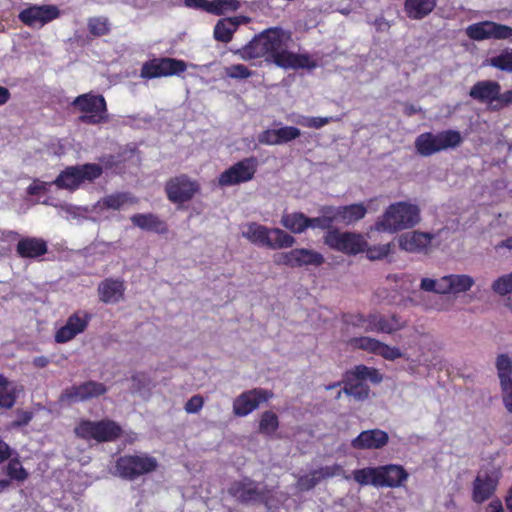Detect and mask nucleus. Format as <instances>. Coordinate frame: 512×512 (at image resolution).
Segmentation results:
<instances>
[{"label":"nucleus","instance_id":"f257e3e1","mask_svg":"<svg viewBox=\"0 0 512 512\" xmlns=\"http://www.w3.org/2000/svg\"><path fill=\"white\" fill-rule=\"evenodd\" d=\"M291 38V32L280 27L266 29L239 50L240 57L251 60L268 55L279 67L285 69L316 68L317 60L312 55L287 50Z\"/></svg>","mask_w":512,"mask_h":512},{"label":"nucleus","instance_id":"f03ea898","mask_svg":"<svg viewBox=\"0 0 512 512\" xmlns=\"http://www.w3.org/2000/svg\"><path fill=\"white\" fill-rule=\"evenodd\" d=\"M420 221V210L409 202H396L388 206L377 219L373 229L377 232L396 233L414 227Z\"/></svg>","mask_w":512,"mask_h":512},{"label":"nucleus","instance_id":"7ed1b4c3","mask_svg":"<svg viewBox=\"0 0 512 512\" xmlns=\"http://www.w3.org/2000/svg\"><path fill=\"white\" fill-rule=\"evenodd\" d=\"M241 235L254 245L269 249L290 248L294 245L293 236L279 228H268L256 222L241 226Z\"/></svg>","mask_w":512,"mask_h":512},{"label":"nucleus","instance_id":"20e7f679","mask_svg":"<svg viewBox=\"0 0 512 512\" xmlns=\"http://www.w3.org/2000/svg\"><path fill=\"white\" fill-rule=\"evenodd\" d=\"M72 107L79 113V120L89 125H99L109 121L106 100L93 92L81 94L72 102Z\"/></svg>","mask_w":512,"mask_h":512},{"label":"nucleus","instance_id":"39448f33","mask_svg":"<svg viewBox=\"0 0 512 512\" xmlns=\"http://www.w3.org/2000/svg\"><path fill=\"white\" fill-rule=\"evenodd\" d=\"M382 379V374L376 368L358 365L353 370L346 372L343 391L356 400L363 401L369 397L370 393L366 381L378 384Z\"/></svg>","mask_w":512,"mask_h":512},{"label":"nucleus","instance_id":"423d86ee","mask_svg":"<svg viewBox=\"0 0 512 512\" xmlns=\"http://www.w3.org/2000/svg\"><path fill=\"white\" fill-rule=\"evenodd\" d=\"M231 496L243 503H265L268 509H278L272 500V491L265 490L260 484L250 479L236 481L228 488Z\"/></svg>","mask_w":512,"mask_h":512},{"label":"nucleus","instance_id":"0eeeda50","mask_svg":"<svg viewBox=\"0 0 512 512\" xmlns=\"http://www.w3.org/2000/svg\"><path fill=\"white\" fill-rule=\"evenodd\" d=\"M157 467L156 458L146 453L125 455L116 461V474L122 478L132 480L155 471Z\"/></svg>","mask_w":512,"mask_h":512},{"label":"nucleus","instance_id":"6e6552de","mask_svg":"<svg viewBox=\"0 0 512 512\" xmlns=\"http://www.w3.org/2000/svg\"><path fill=\"white\" fill-rule=\"evenodd\" d=\"M75 434L86 440L111 442L122 432L121 427L112 420L89 421L83 420L75 427Z\"/></svg>","mask_w":512,"mask_h":512},{"label":"nucleus","instance_id":"1a4fd4ad","mask_svg":"<svg viewBox=\"0 0 512 512\" xmlns=\"http://www.w3.org/2000/svg\"><path fill=\"white\" fill-rule=\"evenodd\" d=\"M101 174L102 167L95 163L71 166L62 171L53 183L62 189L75 190L82 183L93 181Z\"/></svg>","mask_w":512,"mask_h":512},{"label":"nucleus","instance_id":"9d476101","mask_svg":"<svg viewBox=\"0 0 512 512\" xmlns=\"http://www.w3.org/2000/svg\"><path fill=\"white\" fill-rule=\"evenodd\" d=\"M324 242L331 249L348 255L363 252L367 246L362 235L338 230H329L325 235Z\"/></svg>","mask_w":512,"mask_h":512},{"label":"nucleus","instance_id":"9b49d317","mask_svg":"<svg viewBox=\"0 0 512 512\" xmlns=\"http://www.w3.org/2000/svg\"><path fill=\"white\" fill-rule=\"evenodd\" d=\"M187 69L183 60L163 57L147 61L141 68L140 76L145 79L179 75Z\"/></svg>","mask_w":512,"mask_h":512},{"label":"nucleus","instance_id":"f8f14e48","mask_svg":"<svg viewBox=\"0 0 512 512\" xmlns=\"http://www.w3.org/2000/svg\"><path fill=\"white\" fill-rule=\"evenodd\" d=\"M465 33L474 41L507 40L512 38V27L493 21H482L467 26Z\"/></svg>","mask_w":512,"mask_h":512},{"label":"nucleus","instance_id":"ddd939ff","mask_svg":"<svg viewBox=\"0 0 512 512\" xmlns=\"http://www.w3.org/2000/svg\"><path fill=\"white\" fill-rule=\"evenodd\" d=\"M60 15L61 11L56 5H29L19 13L18 18L26 26L40 29Z\"/></svg>","mask_w":512,"mask_h":512},{"label":"nucleus","instance_id":"4468645a","mask_svg":"<svg viewBox=\"0 0 512 512\" xmlns=\"http://www.w3.org/2000/svg\"><path fill=\"white\" fill-rule=\"evenodd\" d=\"M256 169V158H245L220 174L218 178L219 185L233 186L248 182L254 177Z\"/></svg>","mask_w":512,"mask_h":512},{"label":"nucleus","instance_id":"2eb2a0df","mask_svg":"<svg viewBox=\"0 0 512 512\" xmlns=\"http://www.w3.org/2000/svg\"><path fill=\"white\" fill-rule=\"evenodd\" d=\"M348 344L353 349H361L368 353L381 356L389 361H393L402 357V352L399 348L389 346L375 338L367 336L352 338L349 340Z\"/></svg>","mask_w":512,"mask_h":512},{"label":"nucleus","instance_id":"dca6fc26","mask_svg":"<svg viewBox=\"0 0 512 512\" xmlns=\"http://www.w3.org/2000/svg\"><path fill=\"white\" fill-rule=\"evenodd\" d=\"M271 397V392L261 388L246 391L235 398L233 413L239 417L247 416L256 410L261 403L268 401Z\"/></svg>","mask_w":512,"mask_h":512},{"label":"nucleus","instance_id":"f3484780","mask_svg":"<svg viewBox=\"0 0 512 512\" xmlns=\"http://www.w3.org/2000/svg\"><path fill=\"white\" fill-rule=\"evenodd\" d=\"M276 262L289 267L320 266L324 263V257L311 249L296 248L281 254Z\"/></svg>","mask_w":512,"mask_h":512},{"label":"nucleus","instance_id":"a211bd4d","mask_svg":"<svg viewBox=\"0 0 512 512\" xmlns=\"http://www.w3.org/2000/svg\"><path fill=\"white\" fill-rule=\"evenodd\" d=\"M91 315L83 310H79L68 317L66 323L55 333L57 343H66L74 339L78 334L84 332L87 328Z\"/></svg>","mask_w":512,"mask_h":512},{"label":"nucleus","instance_id":"6ab92c4d","mask_svg":"<svg viewBox=\"0 0 512 512\" xmlns=\"http://www.w3.org/2000/svg\"><path fill=\"white\" fill-rule=\"evenodd\" d=\"M197 190V183L191 181L184 175L171 179L166 185L168 198L174 203L188 201L193 197Z\"/></svg>","mask_w":512,"mask_h":512},{"label":"nucleus","instance_id":"aec40b11","mask_svg":"<svg viewBox=\"0 0 512 512\" xmlns=\"http://www.w3.org/2000/svg\"><path fill=\"white\" fill-rule=\"evenodd\" d=\"M107 391L102 383L89 381L66 389L61 395V401L79 402L100 396Z\"/></svg>","mask_w":512,"mask_h":512},{"label":"nucleus","instance_id":"412c9836","mask_svg":"<svg viewBox=\"0 0 512 512\" xmlns=\"http://www.w3.org/2000/svg\"><path fill=\"white\" fill-rule=\"evenodd\" d=\"M344 474L343 467L339 464L324 466L311 471L309 474L299 477L297 488L301 491H308L314 488L323 480Z\"/></svg>","mask_w":512,"mask_h":512},{"label":"nucleus","instance_id":"4be33fe9","mask_svg":"<svg viewBox=\"0 0 512 512\" xmlns=\"http://www.w3.org/2000/svg\"><path fill=\"white\" fill-rule=\"evenodd\" d=\"M501 86L498 82L492 80L478 81L474 84L469 92L472 99L485 103L491 110H494L495 104L498 102Z\"/></svg>","mask_w":512,"mask_h":512},{"label":"nucleus","instance_id":"5701e85b","mask_svg":"<svg viewBox=\"0 0 512 512\" xmlns=\"http://www.w3.org/2000/svg\"><path fill=\"white\" fill-rule=\"evenodd\" d=\"M497 483L496 471H480L473 485V500L477 503L486 501L494 493Z\"/></svg>","mask_w":512,"mask_h":512},{"label":"nucleus","instance_id":"b1692460","mask_svg":"<svg viewBox=\"0 0 512 512\" xmlns=\"http://www.w3.org/2000/svg\"><path fill=\"white\" fill-rule=\"evenodd\" d=\"M389 440L388 434L380 429L362 431L352 440L351 446L359 450H372L384 447Z\"/></svg>","mask_w":512,"mask_h":512},{"label":"nucleus","instance_id":"393cba45","mask_svg":"<svg viewBox=\"0 0 512 512\" xmlns=\"http://www.w3.org/2000/svg\"><path fill=\"white\" fill-rule=\"evenodd\" d=\"M432 240V235L424 232H408L398 238L399 247L407 252L419 253L425 251Z\"/></svg>","mask_w":512,"mask_h":512},{"label":"nucleus","instance_id":"a878e982","mask_svg":"<svg viewBox=\"0 0 512 512\" xmlns=\"http://www.w3.org/2000/svg\"><path fill=\"white\" fill-rule=\"evenodd\" d=\"M125 292L124 282L118 279L108 278L98 285V295L106 304L118 303L123 299Z\"/></svg>","mask_w":512,"mask_h":512},{"label":"nucleus","instance_id":"bb28decb","mask_svg":"<svg viewBox=\"0 0 512 512\" xmlns=\"http://www.w3.org/2000/svg\"><path fill=\"white\" fill-rule=\"evenodd\" d=\"M379 474L381 482L380 487H399L408 478L405 469L396 464L379 466Z\"/></svg>","mask_w":512,"mask_h":512},{"label":"nucleus","instance_id":"cd10ccee","mask_svg":"<svg viewBox=\"0 0 512 512\" xmlns=\"http://www.w3.org/2000/svg\"><path fill=\"white\" fill-rule=\"evenodd\" d=\"M245 16H235L220 19L214 27V37L217 41L228 43L240 24L247 23Z\"/></svg>","mask_w":512,"mask_h":512},{"label":"nucleus","instance_id":"c85d7f7f","mask_svg":"<svg viewBox=\"0 0 512 512\" xmlns=\"http://www.w3.org/2000/svg\"><path fill=\"white\" fill-rule=\"evenodd\" d=\"M46 252L47 243L40 238L26 237L17 244V253L23 258H38Z\"/></svg>","mask_w":512,"mask_h":512},{"label":"nucleus","instance_id":"c756f323","mask_svg":"<svg viewBox=\"0 0 512 512\" xmlns=\"http://www.w3.org/2000/svg\"><path fill=\"white\" fill-rule=\"evenodd\" d=\"M474 279L466 274H450L443 276L444 294H459L471 289Z\"/></svg>","mask_w":512,"mask_h":512},{"label":"nucleus","instance_id":"7c9ffc66","mask_svg":"<svg viewBox=\"0 0 512 512\" xmlns=\"http://www.w3.org/2000/svg\"><path fill=\"white\" fill-rule=\"evenodd\" d=\"M135 203H137V199L130 193L119 192L105 196L95 204L94 208L99 211L103 209L119 210Z\"/></svg>","mask_w":512,"mask_h":512},{"label":"nucleus","instance_id":"2f4dec72","mask_svg":"<svg viewBox=\"0 0 512 512\" xmlns=\"http://www.w3.org/2000/svg\"><path fill=\"white\" fill-rule=\"evenodd\" d=\"M437 0H405L406 15L413 20H420L428 16L436 7Z\"/></svg>","mask_w":512,"mask_h":512},{"label":"nucleus","instance_id":"473e14b6","mask_svg":"<svg viewBox=\"0 0 512 512\" xmlns=\"http://www.w3.org/2000/svg\"><path fill=\"white\" fill-rule=\"evenodd\" d=\"M130 220L133 225L139 227L142 230L153 231L160 234H163L167 231L165 222L160 220L158 216L151 213L134 214Z\"/></svg>","mask_w":512,"mask_h":512},{"label":"nucleus","instance_id":"72a5a7b5","mask_svg":"<svg viewBox=\"0 0 512 512\" xmlns=\"http://www.w3.org/2000/svg\"><path fill=\"white\" fill-rule=\"evenodd\" d=\"M352 478L361 486L371 485L380 487V474L378 467H365L352 471Z\"/></svg>","mask_w":512,"mask_h":512},{"label":"nucleus","instance_id":"f704fd0d","mask_svg":"<svg viewBox=\"0 0 512 512\" xmlns=\"http://www.w3.org/2000/svg\"><path fill=\"white\" fill-rule=\"evenodd\" d=\"M435 138L437 153L443 150L454 149L463 141L460 132L456 130H445L435 133Z\"/></svg>","mask_w":512,"mask_h":512},{"label":"nucleus","instance_id":"c9c22d12","mask_svg":"<svg viewBox=\"0 0 512 512\" xmlns=\"http://www.w3.org/2000/svg\"><path fill=\"white\" fill-rule=\"evenodd\" d=\"M380 315L369 314L364 316L362 314H352L347 316L346 323L354 327L362 328L367 332H379V321Z\"/></svg>","mask_w":512,"mask_h":512},{"label":"nucleus","instance_id":"e433bc0d","mask_svg":"<svg viewBox=\"0 0 512 512\" xmlns=\"http://www.w3.org/2000/svg\"><path fill=\"white\" fill-rule=\"evenodd\" d=\"M437 144L435 134L431 132H426L420 134L415 140V148L416 151L421 156H431L437 153Z\"/></svg>","mask_w":512,"mask_h":512},{"label":"nucleus","instance_id":"4c0bfd02","mask_svg":"<svg viewBox=\"0 0 512 512\" xmlns=\"http://www.w3.org/2000/svg\"><path fill=\"white\" fill-rule=\"evenodd\" d=\"M16 401V387L0 374V408L9 409Z\"/></svg>","mask_w":512,"mask_h":512},{"label":"nucleus","instance_id":"58836bf2","mask_svg":"<svg viewBox=\"0 0 512 512\" xmlns=\"http://www.w3.org/2000/svg\"><path fill=\"white\" fill-rule=\"evenodd\" d=\"M366 213L367 209L361 203L340 206V222H343L345 224H352L364 218Z\"/></svg>","mask_w":512,"mask_h":512},{"label":"nucleus","instance_id":"ea45409f","mask_svg":"<svg viewBox=\"0 0 512 512\" xmlns=\"http://www.w3.org/2000/svg\"><path fill=\"white\" fill-rule=\"evenodd\" d=\"M281 224L292 233L299 234L307 229V217L302 213L285 214Z\"/></svg>","mask_w":512,"mask_h":512},{"label":"nucleus","instance_id":"a19ab883","mask_svg":"<svg viewBox=\"0 0 512 512\" xmlns=\"http://www.w3.org/2000/svg\"><path fill=\"white\" fill-rule=\"evenodd\" d=\"M239 7V0H211L208 5V13L221 15L226 12L236 11Z\"/></svg>","mask_w":512,"mask_h":512},{"label":"nucleus","instance_id":"79ce46f5","mask_svg":"<svg viewBox=\"0 0 512 512\" xmlns=\"http://www.w3.org/2000/svg\"><path fill=\"white\" fill-rule=\"evenodd\" d=\"M488 65L502 71L512 72V49H504L500 54L490 58Z\"/></svg>","mask_w":512,"mask_h":512},{"label":"nucleus","instance_id":"37998d69","mask_svg":"<svg viewBox=\"0 0 512 512\" xmlns=\"http://www.w3.org/2000/svg\"><path fill=\"white\" fill-rule=\"evenodd\" d=\"M6 472L11 480L22 482L28 477V472L24 469L18 457H10V460L6 466Z\"/></svg>","mask_w":512,"mask_h":512},{"label":"nucleus","instance_id":"c03bdc74","mask_svg":"<svg viewBox=\"0 0 512 512\" xmlns=\"http://www.w3.org/2000/svg\"><path fill=\"white\" fill-rule=\"evenodd\" d=\"M496 368L500 383L512 380V361L507 355L501 354L497 357Z\"/></svg>","mask_w":512,"mask_h":512},{"label":"nucleus","instance_id":"a18cd8bd","mask_svg":"<svg viewBox=\"0 0 512 512\" xmlns=\"http://www.w3.org/2000/svg\"><path fill=\"white\" fill-rule=\"evenodd\" d=\"M278 418L275 413L266 411L262 414L259 430L266 435H272L278 428Z\"/></svg>","mask_w":512,"mask_h":512},{"label":"nucleus","instance_id":"49530a36","mask_svg":"<svg viewBox=\"0 0 512 512\" xmlns=\"http://www.w3.org/2000/svg\"><path fill=\"white\" fill-rule=\"evenodd\" d=\"M336 118L333 117H307V116H299L295 123L308 128L320 129L327 125L332 121H336Z\"/></svg>","mask_w":512,"mask_h":512},{"label":"nucleus","instance_id":"de8ad7c7","mask_svg":"<svg viewBox=\"0 0 512 512\" xmlns=\"http://www.w3.org/2000/svg\"><path fill=\"white\" fill-rule=\"evenodd\" d=\"M378 325H379V332L387 333V334H391L395 331H398L403 327L402 322L395 315H392L389 318L380 316Z\"/></svg>","mask_w":512,"mask_h":512},{"label":"nucleus","instance_id":"09e8293b","mask_svg":"<svg viewBox=\"0 0 512 512\" xmlns=\"http://www.w3.org/2000/svg\"><path fill=\"white\" fill-rule=\"evenodd\" d=\"M492 290L502 296L512 293V272L497 278L492 284Z\"/></svg>","mask_w":512,"mask_h":512},{"label":"nucleus","instance_id":"8fccbe9b","mask_svg":"<svg viewBox=\"0 0 512 512\" xmlns=\"http://www.w3.org/2000/svg\"><path fill=\"white\" fill-rule=\"evenodd\" d=\"M391 243L378 244L366 249V256L369 260H380L387 257L391 252Z\"/></svg>","mask_w":512,"mask_h":512},{"label":"nucleus","instance_id":"3c124183","mask_svg":"<svg viewBox=\"0 0 512 512\" xmlns=\"http://www.w3.org/2000/svg\"><path fill=\"white\" fill-rule=\"evenodd\" d=\"M420 288L423 291L444 294L443 277L439 279L423 278L420 283Z\"/></svg>","mask_w":512,"mask_h":512},{"label":"nucleus","instance_id":"603ef678","mask_svg":"<svg viewBox=\"0 0 512 512\" xmlns=\"http://www.w3.org/2000/svg\"><path fill=\"white\" fill-rule=\"evenodd\" d=\"M279 144L287 143L298 138L300 130L293 126H284L277 129Z\"/></svg>","mask_w":512,"mask_h":512},{"label":"nucleus","instance_id":"864d4df0","mask_svg":"<svg viewBox=\"0 0 512 512\" xmlns=\"http://www.w3.org/2000/svg\"><path fill=\"white\" fill-rule=\"evenodd\" d=\"M225 73L228 77L234 79H245L251 76V71L243 64H235L226 67Z\"/></svg>","mask_w":512,"mask_h":512},{"label":"nucleus","instance_id":"5fc2aeb1","mask_svg":"<svg viewBox=\"0 0 512 512\" xmlns=\"http://www.w3.org/2000/svg\"><path fill=\"white\" fill-rule=\"evenodd\" d=\"M149 383V378L145 373L137 372L131 376V389L133 392H141Z\"/></svg>","mask_w":512,"mask_h":512},{"label":"nucleus","instance_id":"6e6d98bb","mask_svg":"<svg viewBox=\"0 0 512 512\" xmlns=\"http://www.w3.org/2000/svg\"><path fill=\"white\" fill-rule=\"evenodd\" d=\"M89 30L92 34L100 36L108 32V23L106 19L93 18L89 21Z\"/></svg>","mask_w":512,"mask_h":512},{"label":"nucleus","instance_id":"4d7b16f0","mask_svg":"<svg viewBox=\"0 0 512 512\" xmlns=\"http://www.w3.org/2000/svg\"><path fill=\"white\" fill-rule=\"evenodd\" d=\"M503 403L505 408L512 413V380L501 382Z\"/></svg>","mask_w":512,"mask_h":512},{"label":"nucleus","instance_id":"13d9d810","mask_svg":"<svg viewBox=\"0 0 512 512\" xmlns=\"http://www.w3.org/2000/svg\"><path fill=\"white\" fill-rule=\"evenodd\" d=\"M258 141L265 145H279L277 129H267L258 136Z\"/></svg>","mask_w":512,"mask_h":512},{"label":"nucleus","instance_id":"bf43d9fd","mask_svg":"<svg viewBox=\"0 0 512 512\" xmlns=\"http://www.w3.org/2000/svg\"><path fill=\"white\" fill-rule=\"evenodd\" d=\"M33 418L30 411H17L16 419L9 425L10 429L26 426Z\"/></svg>","mask_w":512,"mask_h":512},{"label":"nucleus","instance_id":"052dcab7","mask_svg":"<svg viewBox=\"0 0 512 512\" xmlns=\"http://www.w3.org/2000/svg\"><path fill=\"white\" fill-rule=\"evenodd\" d=\"M204 404V399L200 395H195L191 397L187 403L185 404V411L190 414H195L199 412Z\"/></svg>","mask_w":512,"mask_h":512},{"label":"nucleus","instance_id":"680f3d73","mask_svg":"<svg viewBox=\"0 0 512 512\" xmlns=\"http://www.w3.org/2000/svg\"><path fill=\"white\" fill-rule=\"evenodd\" d=\"M59 209V214L61 216H65L67 218H76L80 215L81 208L70 205V204H62L57 206Z\"/></svg>","mask_w":512,"mask_h":512},{"label":"nucleus","instance_id":"e2e57ef3","mask_svg":"<svg viewBox=\"0 0 512 512\" xmlns=\"http://www.w3.org/2000/svg\"><path fill=\"white\" fill-rule=\"evenodd\" d=\"M330 226H331V223L329 221V218H327L325 216L315 217V218L307 217V228L311 227V228L326 229V228H329Z\"/></svg>","mask_w":512,"mask_h":512},{"label":"nucleus","instance_id":"0e129e2a","mask_svg":"<svg viewBox=\"0 0 512 512\" xmlns=\"http://www.w3.org/2000/svg\"><path fill=\"white\" fill-rule=\"evenodd\" d=\"M512 104V89L504 93L499 92L498 102L494 106V110H501L502 108Z\"/></svg>","mask_w":512,"mask_h":512},{"label":"nucleus","instance_id":"69168bd1","mask_svg":"<svg viewBox=\"0 0 512 512\" xmlns=\"http://www.w3.org/2000/svg\"><path fill=\"white\" fill-rule=\"evenodd\" d=\"M322 216L329 218L331 224L334 221H340V207H324L322 209Z\"/></svg>","mask_w":512,"mask_h":512},{"label":"nucleus","instance_id":"338daca9","mask_svg":"<svg viewBox=\"0 0 512 512\" xmlns=\"http://www.w3.org/2000/svg\"><path fill=\"white\" fill-rule=\"evenodd\" d=\"M54 184L53 182L47 183V182H41V181H34L28 188L27 192L30 195H36L39 194L42 191H46L47 187Z\"/></svg>","mask_w":512,"mask_h":512},{"label":"nucleus","instance_id":"774afa93","mask_svg":"<svg viewBox=\"0 0 512 512\" xmlns=\"http://www.w3.org/2000/svg\"><path fill=\"white\" fill-rule=\"evenodd\" d=\"M184 4L188 8L198 9L208 12L209 1L207 0H185Z\"/></svg>","mask_w":512,"mask_h":512}]
</instances>
